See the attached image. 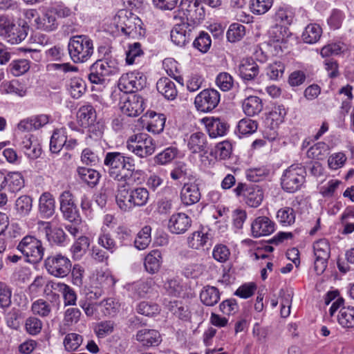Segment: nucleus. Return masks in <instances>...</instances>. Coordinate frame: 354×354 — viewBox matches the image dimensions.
Masks as SVG:
<instances>
[{
    "instance_id": "nucleus-4",
    "label": "nucleus",
    "mask_w": 354,
    "mask_h": 354,
    "mask_svg": "<svg viewBox=\"0 0 354 354\" xmlns=\"http://www.w3.org/2000/svg\"><path fill=\"white\" fill-rule=\"evenodd\" d=\"M68 50L71 59L75 63L86 62L93 54V40L85 35L73 36L69 39Z\"/></svg>"
},
{
    "instance_id": "nucleus-56",
    "label": "nucleus",
    "mask_w": 354,
    "mask_h": 354,
    "mask_svg": "<svg viewBox=\"0 0 354 354\" xmlns=\"http://www.w3.org/2000/svg\"><path fill=\"white\" fill-rule=\"evenodd\" d=\"M166 293L172 297H178L183 288L180 281L177 279H169L164 283Z\"/></svg>"
},
{
    "instance_id": "nucleus-25",
    "label": "nucleus",
    "mask_w": 354,
    "mask_h": 354,
    "mask_svg": "<svg viewBox=\"0 0 354 354\" xmlns=\"http://www.w3.org/2000/svg\"><path fill=\"white\" fill-rule=\"evenodd\" d=\"M55 210V199L49 192L43 193L39 200V212L42 218H49Z\"/></svg>"
},
{
    "instance_id": "nucleus-60",
    "label": "nucleus",
    "mask_w": 354,
    "mask_h": 354,
    "mask_svg": "<svg viewBox=\"0 0 354 354\" xmlns=\"http://www.w3.org/2000/svg\"><path fill=\"white\" fill-rule=\"evenodd\" d=\"M216 85L223 91H230L234 85L233 77L227 73H220L216 79Z\"/></svg>"
},
{
    "instance_id": "nucleus-16",
    "label": "nucleus",
    "mask_w": 354,
    "mask_h": 354,
    "mask_svg": "<svg viewBox=\"0 0 354 354\" xmlns=\"http://www.w3.org/2000/svg\"><path fill=\"white\" fill-rule=\"evenodd\" d=\"M60 210L64 217L70 222H73L78 218L76 205L73 197L69 191H64L59 196Z\"/></svg>"
},
{
    "instance_id": "nucleus-27",
    "label": "nucleus",
    "mask_w": 354,
    "mask_h": 354,
    "mask_svg": "<svg viewBox=\"0 0 354 354\" xmlns=\"http://www.w3.org/2000/svg\"><path fill=\"white\" fill-rule=\"evenodd\" d=\"M158 91L169 100H174L178 94L175 83L169 77H162L156 83Z\"/></svg>"
},
{
    "instance_id": "nucleus-10",
    "label": "nucleus",
    "mask_w": 354,
    "mask_h": 354,
    "mask_svg": "<svg viewBox=\"0 0 354 354\" xmlns=\"http://www.w3.org/2000/svg\"><path fill=\"white\" fill-rule=\"evenodd\" d=\"M17 249L32 263L39 262L44 257V248L41 241L33 236L27 235L19 243Z\"/></svg>"
},
{
    "instance_id": "nucleus-44",
    "label": "nucleus",
    "mask_w": 354,
    "mask_h": 354,
    "mask_svg": "<svg viewBox=\"0 0 354 354\" xmlns=\"http://www.w3.org/2000/svg\"><path fill=\"white\" fill-rule=\"evenodd\" d=\"M32 198L27 195L19 197L15 201V209L18 214L21 216L28 215L32 209Z\"/></svg>"
},
{
    "instance_id": "nucleus-8",
    "label": "nucleus",
    "mask_w": 354,
    "mask_h": 354,
    "mask_svg": "<svg viewBox=\"0 0 354 354\" xmlns=\"http://www.w3.org/2000/svg\"><path fill=\"white\" fill-rule=\"evenodd\" d=\"M72 263L65 255L56 253L48 256L44 260V268L47 272L57 278H64L71 271Z\"/></svg>"
},
{
    "instance_id": "nucleus-32",
    "label": "nucleus",
    "mask_w": 354,
    "mask_h": 354,
    "mask_svg": "<svg viewBox=\"0 0 354 354\" xmlns=\"http://www.w3.org/2000/svg\"><path fill=\"white\" fill-rule=\"evenodd\" d=\"M211 234L205 231L204 229L193 232L187 238L188 246L192 249L198 250L205 245L210 241Z\"/></svg>"
},
{
    "instance_id": "nucleus-17",
    "label": "nucleus",
    "mask_w": 354,
    "mask_h": 354,
    "mask_svg": "<svg viewBox=\"0 0 354 354\" xmlns=\"http://www.w3.org/2000/svg\"><path fill=\"white\" fill-rule=\"evenodd\" d=\"M39 228H42L46 237L50 245L62 246L66 239V234L60 227L51 228L50 222L39 221L37 223Z\"/></svg>"
},
{
    "instance_id": "nucleus-55",
    "label": "nucleus",
    "mask_w": 354,
    "mask_h": 354,
    "mask_svg": "<svg viewBox=\"0 0 354 354\" xmlns=\"http://www.w3.org/2000/svg\"><path fill=\"white\" fill-rule=\"evenodd\" d=\"M90 245L89 239L86 236H80L71 247V252L77 258L81 257Z\"/></svg>"
},
{
    "instance_id": "nucleus-23",
    "label": "nucleus",
    "mask_w": 354,
    "mask_h": 354,
    "mask_svg": "<svg viewBox=\"0 0 354 354\" xmlns=\"http://www.w3.org/2000/svg\"><path fill=\"white\" fill-rule=\"evenodd\" d=\"M187 147L193 153L201 152L206 153L208 150V142L206 135L202 132L192 133L188 139Z\"/></svg>"
},
{
    "instance_id": "nucleus-14",
    "label": "nucleus",
    "mask_w": 354,
    "mask_h": 354,
    "mask_svg": "<svg viewBox=\"0 0 354 354\" xmlns=\"http://www.w3.org/2000/svg\"><path fill=\"white\" fill-rule=\"evenodd\" d=\"M53 291H57L63 295L64 303L65 306H74L77 301V295L75 290L67 284L61 282L48 281L44 289V292L48 295L53 294L54 299H58L59 295L53 293Z\"/></svg>"
},
{
    "instance_id": "nucleus-2",
    "label": "nucleus",
    "mask_w": 354,
    "mask_h": 354,
    "mask_svg": "<svg viewBox=\"0 0 354 354\" xmlns=\"http://www.w3.org/2000/svg\"><path fill=\"white\" fill-rule=\"evenodd\" d=\"M149 199V193L145 187H138L129 190L126 183L118 185L117 187L116 203L123 212L145 206Z\"/></svg>"
},
{
    "instance_id": "nucleus-50",
    "label": "nucleus",
    "mask_w": 354,
    "mask_h": 354,
    "mask_svg": "<svg viewBox=\"0 0 354 354\" xmlns=\"http://www.w3.org/2000/svg\"><path fill=\"white\" fill-rule=\"evenodd\" d=\"M313 251L315 257L329 258L330 248L328 241L325 239H322L313 244Z\"/></svg>"
},
{
    "instance_id": "nucleus-46",
    "label": "nucleus",
    "mask_w": 354,
    "mask_h": 354,
    "mask_svg": "<svg viewBox=\"0 0 354 354\" xmlns=\"http://www.w3.org/2000/svg\"><path fill=\"white\" fill-rule=\"evenodd\" d=\"M211 44L210 35L204 31H201L193 42V46L203 53H205L209 50Z\"/></svg>"
},
{
    "instance_id": "nucleus-20",
    "label": "nucleus",
    "mask_w": 354,
    "mask_h": 354,
    "mask_svg": "<svg viewBox=\"0 0 354 354\" xmlns=\"http://www.w3.org/2000/svg\"><path fill=\"white\" fill-rule=\"evenodd\" d=\"M33 26L38 30L50 32L57 30L58 22L53 11L48 9L41 16L35 19Z\"/></svg>"
},
{
    "instance_id": "nucleus-35",
    "label": "nucleus",
    "mask_w": 354,
    "mask_h": 354,
    "mask_svg": "<svg viewBox=\"0 0 354 354\" xmlns=\"http://www.w3.org/2000/svg\"><path fill=\"white\" fill-rule=\"evenodd\" d=\"M322 32V28L319 25L311 24L306 27L301 37L305 43L312 44L319 40Z\"/></svg>"
},
{
    "instance_id": "nucleus-51",
    "label": "nucleus",
    "mask_w": 354,
    "mask_h": 354,
    "mask_svg": "<svg viewBox=\"0 0 354 354\" xmlns=\"http://www.w3.org/2000/svg\"><path fill=\"white\" fill-rule=\"evenodd\" d=\"M68 90L73 98H79L86 91V84L84 82L79 78L75 77L71 80Z\"/></svg>"
},
{
    "instance_id": "nucleus-22",
    "label": "nucleus",
    "mask_w": 354,
    "mask_h": 354,
    "mask_svg": "<svg viewBox=\"0 0 354 354\" xmlns=\"http://www.w3.org/2000/svg\"><path fill=\"white\" fill-rule=\"evenodd\" d=\"M136 339L142 346L147 347L156 346L162 342L161 335L158 330L147 328L138 330L136 334Z\"/></svg>"
},
{
    "instance_id": "nucleus-26",
    "label": "nucleus",
    "mask_w": 354,
    "mask_h": 354,
    "mask_svg": "<svg viewBox=\"0 0 354 354\" xmlns=\"http://www.w3.org/2000/svg\"><path fill=\"white\" fill-rule=\"evenodd\" d=\"M180 198L185 205H191L198 202L201 192L198 185L192 183L185 184L181 189Z\"/></svg>"
},
{
    "instance_id": "nucleus-48",
    "label": "nucleus",
    "mask_w": 354,
    "mask_h": 354,
    "mask_svg": "<svg viewBox=\"0 0 354 354\" xmlns=\"http://www.w3.org/2000/svg\"><path fill=\"white\" fill-rule=\"evenodd\" d=\"M97 243L111 254L118 249L116 241L109 232H102L98 236Z\"/></svg>"
},
{
    "instance_id": "nucleus-29",
    "label": "nucleus",
    "mask_w": 354,
    "mask_h": 354,
    "mask_svg": "<svg viewBox=\"0 0 354 354\" xmlns=\"http://www.w3.org/2000/svg\"><path fill=\"white\" fill-rule=\"evenodd\" d=\"M259 73V66L252 59L243 60L239 66V74L244 80H253Z\"/></svg>"
},
{
    "instance_id": "nucleus-24",
    "label": "nucleus",
    "mask_w": 354,
    "mask_h": 354,
    "mask_svg": "<svg viewBox=\"0 0 354 354\" xmlns=\"http://www.w3.org/2000/svg\"><path fill=\"white\" fill-rule=\"evenodd\" d=\"M205 127L209 137L213 138L225 136L229 128L227 122L218 118H207Z\"/></svg>"
},
{
    "instance_id": "nucleus-39",
    "label": "nucleus",
    "mask_w": 354,
    "mask_h": 354,
    "mask_svg": "<svg viewBox=\"0 0 354 354\" xmlns=\"http://www.w3.org/2000/svg\"><path fill=\"white\" fill-rule=\"evenodd\" d=\"M339 324L344 328L354 327V307H342L338 314Z\"/></svg>"
},
{
    "instance_id": "nucleus-45",
    "label": "nucleus",
    "mask_w": 354,
    "mask_h": 354,
    "mask_svg": "<svg viewBox=\"0 0 354 354\" xmlns=\"http://www.w3.org/2000/svg\"><path fill=\"white\" fill-rule=\"evenodd\" d=\"M167 308L175 316L180 319H187L189 317L188 307L178 301H169L166 304Z\"/></svg>"
},
{
    "instance_id": "nucleus-13",
    "label": "nucleus",
    "mask_w": 354,
    "mask_h": 354,
    "mask_svg": "<svg viewBox=\"0 0 354 354\" xmlns=\"http://www.w3.org/2000/svg\"><path fill=\"white\" fill-rule=\"evenodd\" d=\"M220 102V93L218 91L210 88L204 89L195 97L194 105L197 111L207 113L214 109Z\"/></svg>"
},
{
    "instance_id": "nucleus-3",
    "label": "nucleus",
    "mask_w": 354,
    "mask_h": 354,
    "mask_svg": "<svg viewBox=\"0 0 354 354\" xmlns=\"http://www.w3.org/2000/svg\"><path fill=\"white\" fill-rule=\"evenodd\" d=\"M27 22L16 24L14 19L6 15H0V37L11 44L24 41L28 32Z\"/></svg>"
},
{
    "instance_id": "nucleus-43",
    "label": "nucleus",
    "mask_w": 354,
    "mask_h": 354,
    "mask_svg": "<svg viewBox=\"0 0 354 354\" xmlns=\"http://www.w3.org/2000/svg\"><path fill=\"white\" fill-rule=\"evenodd\" d=\"M178 153V150L176 147H167L154 157V161L158 165H166L171 162L177 156Z\"/></svg>"
},
{
    "instance_id": "nucleus-53",
    "label": "nucleus",
    "mask_w": 354,
    "mask_h": 354,
    "mask_svg": "<svg viewBox=\"0 0 354 354\" xmlns=\"http://www.w3.org/2000/svg\"><path fill=\"white\" fill-rule=\"evenodd\" d=\"M83 338L77 333H69L66 335L64 339L65 349L70 352L77 350L82 344Z\"/></svg>"
},
{
    "instance_id": "nucleus-9",
    "label": "nucleus",
    "mask_w": 354,
    "mask_h": 354,
    "mask_svg": "<svg viewBox=\"0 0 354 354\" xmlns=\"http://www.w3.org/2000/svg\"><path fill=\"white\" fill-rule=\"evenodd\" d=\"M305 169L298 165H292L286 169L281 177V186L287 192L299 190L305 182Z\"/></svg>"
},
{
    "instance_id": "nucleus-62",
    "label": "nucleus",
    "mask_w": 354,
    "mask_h": 354,
    "mask_svg": "<svg viewBox=\"0 0 354 354\" xmlns=\"http://www.w3.org/2000/svg\"><path fill=\"white\" fill-rule=\"evenodd\" d=\"M137 312L145 316H153L159 312V308L156 304L142 301L137 306Z\"/></svg>"
},
{
    "instance_id": "nucleus-47",
    "label": "nucleus",
    "mask_w": 354,
    "mask_h": 354,
    "mask_svg": "<svg viewBox=\"0 0 354 354\" xmlns=\"http://www.w3.org/2000/svg\"><path fill=\"white\" fill-rule=\"evenodd\" d=\"M329 147L325 142H319L308 150V156L311 158L323 160L328 154Z\"/></svg>"
},
{
    "instance_id": "nucleus-63",
    "label": "nucleus",
    "mask_w": 354,
    "mask_h": 354,
    "mask_svg": "<svg viewBox=\"0 0 354 354\" xmlns=\"http://www.w3.org/2000/svg\"><path fill=\"white\" fill-rule=\"evenodd\" d=\"M142 54L141 44L139 42H135L129 46V50L126 53V62L128 64H132L135 62L136 58L140 57Z\"/></svg>"
},
{
    "instance_id": "nucleus-38",
    "label": "nucleus",
    "mask_w": 354,
    "mask_h": 354,
    "mask_svg": "<svg viewBox=\"0 0 354 354\" xmlns=\"http://www.w3.org/2000/svg\"><path fill=\"white\" fill-rule=\"evenodd\" d=\"M53 304L43 299H39L32 304L31 310L34 315L41 317H48L53 310Z\"/></svg>"
},
{
    "instance_id": "nucleus-61",
    "label": "nucleus",
    "mask_w": 354,
    "mask_h": 354,
    "mask_svg": "<svg viewBox=\"0 0 354 354\" xmlns=\"http://www.w3.org/2000/svg\"><path fill=\"white\" fill-rule=\"evenodd\" d=\"M96 280L102 288H110L115 283L113 277L108 270L97 272Z\"/></svg>"
},
{
    "instance_id": "nucleus-36",
    "label": "nucleus",
    "mask_w": 354,
    "mask_h": 354,
    "mask_svg": "<svg viewBox=\"0 0 354 354\" xmlns=\"http://www.w3.org/2000/svg\"><path fill=\"white\" fill-rule=\"evenodd\" d=\"M77 171L80 178L91 187L96 185L100 178V173L91 168L78 167Z\"/></svg>"
},
{
    "instance_id": "nucleus-54",
    "label": "nucleus",
    "mask_w": 354,
    "mask_h": 354,
    "mask_svg": "<svg viewBox=\"0 0 354 354\" xmlns=\"http://www.w3.org/2000/svg\"><path fill=\"white\" fill-rule=\"evenodd\" d=\"M257 129V122L249 118L241 120L237 125V131L240 135L245 136L255 132Z\"/></svg>"
},
{
    "instance_id": "nucleus-59",
    "label": "nucleus",
    "mask_w": 354,
    "mask_h": 354,
    "mask_svg": "<svg viewBox=\"0 0 354 354\" xmlns=\"http://www.w3.org/2000/svg\"><path fill=\"white\" fill-rule=\"evenodd\" d=\"M272 3L273 0H252L250 9L254 14L263 15L270 10Z\"/></svg>"
},
{
    "instance_id": "nucleus-30",
    "label": "nucleus",
    "mask_w": 354,
    "mask_h": 354,
    "mask_svg": "<svg viewBox=\"0 0 354 354\" xmlns=\"http://www.w3.org/2000/svg\"><path fill=\"white\" fill-rule=\"evenodd\" d=\"M5 187L12 192L20 191L24 187V178L19 171L8 172L5 176Z\"/></svg>"
},
{
    "instance_id": "nucleus-31",
    "label": "nucleus",
    "mask_w": 354,
    "mask_h": 354,
    "mask_svg": "<svg viewBox=\"0 0 354 354\" xmlns=\"http://www.w3.org/2000/svg\"><path fill=\"white\" fill-rule=\"evenodd\" d=\"M200 299L205 306H213L220 300V292L214 286H204L200 292Z\"/></svg>"
},
{
    "instance_id": "nucleus-49",
    "label": "nucleus",
    "mask_w": 354,
    "mask_h": 354,
    "mask_svg": "<svg viewBox=\"0 0 354 354\" xmlns=\"http://www.w3.org/2000/svg\"><path fill=\"white\" fill-rule=\"evenodd\" d=\"M100 66L109 75H114L119 71L118 62L116 59L111 57H105L103 59L96 61Z\"/></svg>"
},
{
    "instance_id": "nucleus-37",
    "label": "nucleus",
    "mask_w": 354,
    "mask_h": 354,
    "mask_svg": "<svg viewBox=\"0 0 354 354\" xmlns=\"http://www.w3.org/2000/svg\"><path fill=\"white\" fill-rule=\"evenodd\" d=\"M88 79L91 83L95 84H104L109 75L104 71L96 62L90 67Z\"/></svg>"
},
{
    "instance_id": "nucleus-1",
    "label": "nucleus",
    "mask_w": 354,
    "mask_h": 354,
    "mask_svg": "<svg viewBox=\"0 0 354 354\" xmlns=\"http://www.w3.org/2000/svg\"><path fill=\"white\" fill-rule=\"evenodd\" d=\"M104 165L109 176L113 179L126 183L131 179L135 171V160L132 156H125L118 151L107 152Z\"/></svg>"
},
{
    "instance_id": "nucleus-28",
    "label": "nucleus",
    "mask_w": 354,
    "mask_h": 354,
    "mask_svg": "<svg viewBox=\"0 0 354 354\" xmlns=\"http://www.w3.org/2000/svg\"><path fill=\"white\" fill-rule=\"evenodd\" d=\"M263 107L262 100L257 96H249L242 103L243 112L250 117L259 115L262 111Z\"/></svg>"
},
{
    "instance_id": "nucleus-18",
    "label": "nucleus",
    "mask_w": 354,
    "mask_h": 354,
    "mask_svg": "<svg viewBox=\"0 0 354 354\" xmlns=\"http://www.w3.org/2000/svg\"><path fill=\"white\" fill-rule=\"evenodd\" d=\"M192 220L185 213L174 214L168 223V227L173 234H184L191 227Z\"/></svg>"
},
{
    "instance_id": "nucleus-7",
    "label": "nucleus",
    "mask_w": 354,
    "mask_h": 354,
    "mask_svg": "<svg viewBox=\"0 0 354 354\" xmlns=\"http://www.w3.org/2000/svg\"><path fill=\"white\" fill-rule=\"evenodd\" d=\"M127 148L140 158H146L155 151L156 145L153 138L145 133L131 136L127 141Z\"/></svg>"
},
{
    "instance_id": "nucleus-41",
    "label": "nucleus",
    "mask_w": 354,
    "mask_h": 354,
    "mask_svg": "<svg viewBox=\"0 0 354 354\" xmlns=\"http://www.w3.org/2000/svg\"><path fill=\"white\" fill-rule=\"evenodd\" d=\"M277 219L283 226H290L295 221V210L290 207H284L277 212Z\"/></svg>"
},
{
    "instance_id": "nucleus-5",
    "label": "nucleus",
    "mask_w": 354,
    "mask_h": 354,
    "mask_svg": "<svg viewBox=\"0 0 354 354\" xmlns=\"http://www.w3.org/2000/svg\"><path fill=\"white\" fill-rule=\"evenodd\" d=\"M115 20L117 28L128 37L139 39L144 37L145 30L142 27L141 19L131 12L120 11Z\"/></svg>"
},
{
    "instance_id": "nucleus-64",
    "label": "nucleus",
    "mask_w": 354,
    "mask_h": 354,
    "mask_svg": "<svg viewBox=\"0 0 354 354\" xmlns=\"http://www.w3.org/2000/svg\"><path fill=\"white\" fill-rule=\"evenodd\" d=\"M284 70V65L280 62H276L270 64L268 67L267 75L270 80H276L282 77Z\"/></svg>"
},
{
    "instance_id": "nucleus-19",
    "label": "nucleus",
    "mask_w": 354,
    "mask_h": 354,
    "mask_svg": "<svg viewBox=\"0 0 354 354\" xmlns=\"http://www.w3.org/2000/svg\"><path fill=\"white\" fill-rule=\"evenodd\" d=\"M251 231L255 238L268 236L274 231V223L266 216H259L252 223Z\"/></svg>"
},
{
    "instance_id": "nucleus-34",
    "label": "nucleus",
    "mask_w": 354,
    "mask_h": 354,
    "mask_svg": "<svg viewBox=\"0 0 354 354\" xmlns=\"http://www.w3.org/2000/svg\"><path fill=\"white\" fill-rule=\"evenodd\" d=\"M66 142V134L64 129H55L50 141V150L52 153H57L64 147Z\"/></svg>"
},
{
    "instance_id": "nucleus-40",
    "label": "nucleus",
    "mask_w": 354,
    "mask_h": 354,
    "mask_svg": "<svg viewBox=\"0 0 354 354\" xmlns=\"http://www.w3.org/2000/svg\"><path fill=\"white\" fill-rule=\"evenodd\" d=\"M151 227L149 225H145L138 233L137 236L134 241V245L137 249L142 250L148 247L151 240Z\"/></svg>"
},
{
    "instance_id": "nucleus-42",
    "label": "nucleus",
    "mask_w": 354,
    "mask_h": 354,
    "mask_svg": "<svg viewBox=\"0 0 354 354\" xmlns=\"http://www.w3.org/2000/svg\"><path fill=\"white\" fill-rule=\"evenodd\" d=\"M77 118L82 126L90 125L95 121L96 113L91 105L82 106L77 113Z\"/></svg>"
},
{
    "instance_id": "nucleus-52",
    "label": "nucleus",
    "mask_w": 354,
    "mask_h": 354,
    "mask_svg": "<svg viewBox=\"0 0 354 354\" xmlns=\"http://www.w3.org/2000/svg\"><path fill=\"white\" fill-rule=\"evenodd\" d=\"M30 68L29 62L25 59L12 61L9 65L10 73L15 77L20 76Z\"/></svg>"
},
{
    "instance_id": "nucleus-11",
    "label": "nucleus",
    "mask_w": 354,
    "mask_h": 354,
    "mask_svg": "<svg viewBox=\"0 0 354 354\" xmlns=\"http://www.w3.org/2000/svg\"><path fill=\"white\" fill-rule=\"evenodd\" d=\"M234 192L237 196H243L245 203L252 207H257L263 199V192L258 185L239 183Z\"/></svg>"
},
{
    "instance_id": "nucleus-33",
    "label": "nucleus",
    "mask_w": 354,
    "mask_h": 354,
    "mask_svg": "<svg viewBox=\"0 0 354 354\" xmlns=\"http://www.w3.org/2000/svg\"><path fill=\"white\" fill-rule=\"evenodd\" d=\"M162 254L158 250L151 251L145 258L144 266L147 272L156 273L162 263Z\"/></svg>"
},
{
    "instance_id": "nucleus-6",
    "label": "nucleus",
    "mask_w": 354,
    "mask_h": 354,
    "mask_svg": "<svg viewBox=\"0 0 354 354\" xmlns=\"http://www.w3.org/2000/svg\"><path fill=\"white\" fill-rule=\"evenodd\" d=\"M199 0H181L178 13L174 12V19L185 22L191 21L194 24H200L205 16V8Z\"/></svg>"
},
{
    "instance_id": "nucleus-57",
    "label": "nucleus",
    "mask_w": 354,
    "mask_h": 354,
    "mask_svg": "<svg viewBox=\"0 0 354 354\" xmlns=\"http://www.w3.org/2000/svg\"><path fill=\"white\" fill-rule=\"evenodd\" d=\"M1 92L3 93H12L20 97H24L26 94V89L17 82H6L2 84Z\"/></svg>"
},
{
    "instance_id": "nucleus-58",
    "label": "nucleus",
    "mask_w": 354,
    "mask_h": 354,
    "mask_svg": "<svg viewBox=\"0 0 354 354\" xmlns=\"http://www.w3.org/2000/svg\"><path fill=\"white\" fill-rule=\"evenodd\" d=\"M245 35V26L240 24H232L227 32V38L230 42L239 41Z\"/></svg>"
},
{
    "instance_id": "nucleus-21",
    "label": "nucleus",
    "mask_w": 354,
    "mask_h": 354,
    "mask_svg": "<svg viewBox=\"0 0 354 354\" xmlns=\"http://www.w3.org/2000/svg\"><path fill=\"white\" fill-rule=\"evenodd\" d=\"M188 24L185 22L176 24L171 30V41L178 46H184L190 39L191 30H187Z\"/></svg>"
},
{
    "instance_id": "nucleus-15",
    "label": "nucleus",
    "mask_w": 354,
    "mask_h": 354,
    "mask_svg": "<svg viewBox=\"0 0 354 354\" xmlns=\"http://www.w3.org/2000/svg\"><path fill=\"white\" fill-rule=\"evenodd\" d=\"M144 104V100L140 95L133 94L121 98L120 109L129 117H137L143 112Z\"/></svg>"
},
{
    "instance_id": "nucleus-12",
    "label": "nucleus",
    "mask_w": 354,
    "mask_h": 354,
    "mask_svg": "<svg viewBox=\"0 0 354 354\" xmlns=\"http://www.w3.org/2000/svg\"><path fill=\"white\" fill-rule=\"evenodd\" d=\"M146 76L141 72L133 71L123 74L118 81L119 89L125 93L141 90L146 84Z\"/></svg>"
}]
</instances>
